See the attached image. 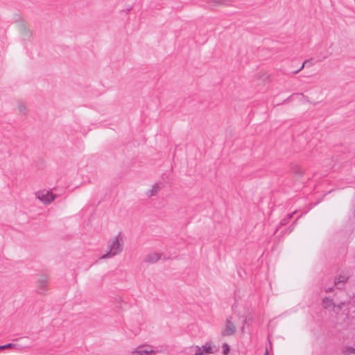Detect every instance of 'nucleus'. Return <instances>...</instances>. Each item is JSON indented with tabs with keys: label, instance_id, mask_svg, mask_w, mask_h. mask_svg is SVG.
Wrapping results in <instances>:
<instances>
[{
	"label": "nucleus",
	"instance_id": "obj_1",
	"mask_svg": "<svg viewBox=\"0 0 355 355\" xmlns=\"http://www.w3.org/2000/svg\"><path fill=\"white\" fill-rule=\"evenodd\" d=\"M322 306L324 309L332 308L337 322L340 324H347L350 318L354 316L355 304L351 302H341L336 305L332 300L326 297L322 300Z\"/></svg>",
	"mask_w": 355,
	"mask_h": 355
},
{
	"label": "nucleus",
	"instance_id": "obj_2",
	"mask_svg": "<svg viewBox=\"0 0 355 355\" xmlns=\"http://www.w3.org/2000/svg\"><path fill=\"white\" fill-rule=\"evenodd\" d=\"M124 246V236L119 233L112 238L108 243V251L102 255L101 259H110L121 253Z\"/></svg>",
	"mask_w": 355,
	"mask_h": 355
},
{
	"label": "nucleus",
	"instance_id": "obj_3",
	"mask_svg": "<svg viewBox=\"0 0 355 355\" xmlns=\"http://www.w3.org/2000/svg\"><path fill=\"white\" fill-rule=\"evenodd\" d=\"M215 352L214 347L209 343H205L202 347L193 345L187 349V354L189 355H205L214 354Z\"/></svg>",
	"mask_w": 355,
	"mask_h": 355
},
{
	"label": "nucleus",
	"instance_id": "obj_4",
	"mask_svg": "<svg viewBox=\"0 0 355 355\" xmlns=\"http://www.w3.org/2000/svg\"><path fill=\"white\" fill-rule=\"evenodd\" d=\"M35 198L44 205H49L56 198V195L51 190L42 189L35 193Z\"/></svg>",
	"mask_w": 355,
	"mask_h": 355
},
{
	"label": "nucleus",
	"instance_id": "obj_5",
	"mask_svg": "<svg viewBox=\"0 0 355 355\" xmlns=\"http://www.w3.org/2000/svg\"><path fill=\"white\" fill-rule=\"evenodd\" d=\"M153 347L150 345L139 346L135 349L132 350V355H150L154 353Z\"/></svg>",
	"mask_w": 355,
	"mask_h": 355
},
{
	"label": "nucleus",
	"instance_id": "obj_6",
	"mask_svg": "<svg viewBox=\"0 0 355 355\" xmlns=\"http://www.w3.org/2000/svg\"><path fill=\"white\" fill-rule=\"evenodd\" d=\"M234 319V316H231L230 318L227 319L225 327L223 330V334L225 336H231L235 333L236 327L232 322Z\"/></svg>",
	"mask_w": 355,
	"mask_h": 355
},
{
	"label": "nucleus",
	"instance_id": "obj_7",
	"mask_svg": "<svg viewBox=\"0 0 355 355\" xmlns=\"http://www.w3.org/2000/svg\"><path fill=\"white\" fill-rule=\"evenodd\" d=\"M162 259H164L163 254L159 252H152L146 257L145 261L148 263H154Z\"/></svg>",
	"mask_w": 355,
	"mask_h": 355
},
{
	"label": "nucleus",
	"instance_id": "obj_8",
	"mask_svg": "<svg viewBox=\"0 0 355 355\" xmlns=\"http://www.w3.org/2000/svg\"><path fill=\"white\" fill-rule=\"evenodd\" d=\"M49 279L46 277H41L37 280V289L40 293L45 291L48 288Z\"/></svg>",
	"mask_w": 355,
	"mask_h": 355
},
{
	"label": "nucleus",
	"instance_id": "obj_9",
	"mask_svg": "<svg viewBox=\"0 0 355 355\" xmlns=\"http://www.w3.org/2000/svg\"><path fill=\"white\" fill-rule=\"evenodd\" d=\"M349 277L347 274L343 273L337 275L334 279V284L337 286H340V284H344L347 282Z\"/></svg>",
	"mask_w": 355,
	"mask_h": 355
},
{
	"label": "nucleus",
	"instance_id": "obj_10",
	"mask_svg": "<svg viewBox=\"0 0 355 355\" xmlns=\"http://www.w3.org/2000/svg\"><path fill=\"white\" fill-rule=\"evenodd\" d=\"M161 188L162 185L160 183H155L153 185L152 188L147 191L146 194L149 197L155 196L161 190Z\"/></svg>",
	"mask_w": 355,
	"mask_h": 355
},
{
	"label": "nucleus",
	"instance_id": "obj_11",
	"mask_svg": "<svg viewBox=\"0 0 355 355\" xmlns=\"http://www.w3.org/2000/svg\"><path fill=\"white\" fill-rule=\"evenodd\" d=\"M242 325H241V331L242 333H245L246 329V324H248V318L246 317H240L239 318Z\"/></svg>",
	"mask_w": 355,
	"mask_h": 355
},
{
	"label": "nucleus",
	"instance_id": "obj_12",
	"mask_svg": "<svg viewBox=\"0 0 355 355\" xmlns=\"http://www.w3.org/2000/svg\"><path fill=\"white\" fill-rule=\"evenodd\" d=\"M344 353L345 355H355V347H347L345 348Z\"/></svg>",
	"mask_w": 355,
	"mask_h": 355
},
{
	"label": "nucleus",
	"instance_id": "obj_13",
	"mask_svg": "<svg viewBox=\"0 0 355 355\" xmlns=\"http://www.w3.org/2000/svg\"><path fill=\"white\" fill-rule=\"evenodd\" d=\"M16 345L12 344V343H9V344H6V345H1L0 346V350L1 349H8V348H12V347H15Z\"/></svg>",
	"mask_w": 355,
	"mask_h": 355
},
{
	"label": "nucleus",
	"instance_id": "obj_14",
	"mask_svg": "<svg viewBox=\"0 0 355 355\" xmlns=\"http://www.w3.org/2000/svg\"><path fill=\"white\" fill-rule=\"evenodd\" d=\"M223 350L224 354H227L230 351L229 346L227 344H223Z\"/></svg>",
	"mask_w": 355,
	"mask_h": 355
},
{
	"label": "nucleus",
	"instance_id": "obj_15",
	"mask_svg": "<svg viewBox=\"0 0 355 355\" xmlns=\"http://www.w3.org/2000/svg\"><path fill=\"white\" fill-rule=\"evenodd\" d=\"M331 290H332V288H327V289H326V292L331 291Z\"/></svg>",
	"mask_w": 355,
	"mask_h": 355
},
{
	"label": "nucleus",
	"instance_id": "obj_16",
	"mask_svg": "<svg viewBox=\"0 0 355 355\" xmlns=\"http://www.w3.org/2000/svg\"><path fill=\"white\" fill-rule=\"evenodd\" d=\"M304 67V63L302 64V67H300V70H301L302 69H303Z\"/></svg>",
	"mask_w": 355,
	"mask_h": 355
},
{
	"label": "nucleus",
	"instance_id": "obj_17",
	"mask_svg": "<svg viewBox=\"0 0 355 355\" xmlns=\"http://www.w3.org/2000/svg\"><path fill=\"white\" fill-rule=\"evenodd\" d=\"M265 355H268V350H266V352H265Z\"/></svg>",
	"mask_w": 355,
	"mask_h": 355
},
{
	"label": "nucleus",
	"instance_id": "obj_18",
	"mask_svg": "<svg viewBox=\"0 0 355 355\" xmlns=\"http://www.w3.org/2000/svg\"><path fill=\"white\" fill-rule=\"evenodd\" d=\"M354 303H355V300H354Z\"/></svg>",
	"mask_w": 355,
	"mask_h": 355
}]
</instances>
